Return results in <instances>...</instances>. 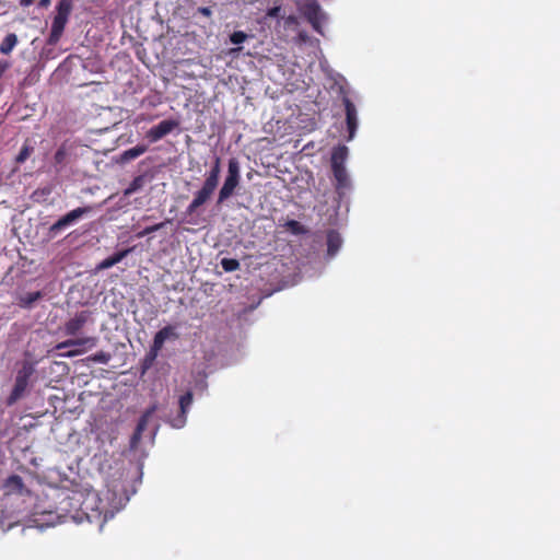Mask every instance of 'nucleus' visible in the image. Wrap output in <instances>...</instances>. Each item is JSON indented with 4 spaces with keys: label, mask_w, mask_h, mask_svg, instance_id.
I'll return each mask as SVG.
<instances>
[{
    "label": "nucleus",
    "mask_w": 560,
    "mask_h": 560,
    "mask_svg": "<svg viewBox=\"0 0 560 560\" xmlns=\"http://www.w3.org/2000/svg\"><path fill=\"white\" fill-rule=\"evenodd\" d=\"M179 126V122L176 119H165L159 122L156 126L151 127L147 133L145 138L151 142H158L163 139L165 136L174 131Z\"/></svg>",
    "instance_id": "obj_9"
},
{
    "label": "nucleus",
    "mask_w": 560,
    "mask_h": 560,
    "mask_svg": "<svg viewBox=\"0 0 560 560\" xmlns=\"http://www.w3.org/2000/svg\"><path fill=\"white\" fill-rule=\"evenodd\" d=\"M96 510L98 511L100 514H103L104 515V518L106 520L108 516L113 517L114 515V510H109L107 509L106 506L104 505H97Z\"/></svg>",
    "instance_id": "obj_31"
},
{
    "label": "nucleus",
    "mask_w": 560,
    "mask_h": 560,
    "mask_svg": "<svg viewBox=\"0 0 560 560\" xmlns=\"http://www.w3.org/2000/svg\"><path fill=\"white\" fill-rule=\"evenodd\" d=\"M68 158V152L65 145H61L54 155V163L56 166L65 165Z\"/></svg>",
    "instance_id": "obj_23"
},
{
    "label": "nucleus",
    "mask_w": 560,
    "mask_h": 560,
    "mask_svg": "<svg viewBox=\"0 0 560 560\" xmlns=\"http://www.w3.org/2000/svg\"><path fill=\"white\" fill-rule=\"evenodd\" d=\"M30 151H31V149L28 147H24L16 158L18 162L25 161L30 155Z\"/></svg>",
    "instance_id": "obj_32"
},
{
    "label": "nucleus",
    "mask_w": 560,
    "mask_h": 560,
    "mask_svg": "<svg viewBox=\"0 0 560 560\" xmlns=\"http://www.w3.org/2000/svg\"><path fill=\"white\" fill-rule=\"evenodd\" d=\"M89 314L85 311L77 313L74 317L70 318L65 326V332L69 336L77 335L88 322Z\"/></svg>",
    "instance_id": "obj_12"
},
{
    "label": "nucleus",
    "mask_w": 560,
    "mask_h": 560,
    "mask_svg": "<svg viewBox=\"0 0 560 560\" xmlns=\"http://www.w3.org/2000/svg\"><path fill=\"white\" fill-rule=\"evenodd\" d=\"M327 245H328V253L334 255L338 250L339 245H340L339 237L337 235L329 234Z\"/></svg>",
    "instance_id": "obj_26"
},
{
    "label": "nucleus",
    "mask_w": 560,
    "mask_h": 560,
    "mask_svg": "<svg viewBox=\"0 0 560 560\" xmlns=\"http://www.w3.org/2000/svg\"><path fill=\"white\" fill-rule=\"evenodd\" d=\"M4 487L8 493L21 492L23 488L22 479L19 476H11Z\"/></svg>",
    "instance_id": "obj_20"
},
{
    "label": "nucleus",
    "mask_w": 560,
    "mask_h": 560,
    "mask_svg": "<svg viewBox=\"0 0 560 560\" xmlns=\"http://www.w3.org/2000/svg\"><path fill=\"white\" fill-rule=\"evenodd\" d=\"M145 184V176L144 175H138L136 176L129 186L124 190V196L129 197L136 191L140 190Z\"/></svg>",
    "instance_id": "obj_19"
},
{
    "label": "nucleus",
    "mask_w": 560,
    "mask_h": 560,
    "mask_svg": "<svg viewBox=\"0 0 560 560\" xmlns=\"http://www.w3.org/2000/svg\"><path fill=\"white\" fill-rule=\"evenodd\" d=\"M50 4V0H40L38 5L47 8Z\"/></svg>",
    "instance_id": "obj_37"
},
{
    "label": "nucleus",
    "mask_w": 560,
    "mask_h": 560,
    "mask_svg": "<svg viewBox=\"0 0 560 560\" xmlns=\"http://www.w3.org/2000/svg\"><path fill=\"white\" fill-rule=\"evenodd\" d=\"M336 184L335 188L338 194H342L345 189L350 187V179L346 166L331 167Z\"/></svg>",
    "instance_id": "obj_13"
},
{
    "label": "nucleus",
    "mask_w": 560,
    "mask_h": 560,
    "mask_svg": "<svg viewBox=\"0 0 560 560\" xmlns=\"http://www.w3.org/2000/svg\"><path fill=\"white\" fill-rule=\"evenodd\" d=\"M240 266H241L240 261L234 258H223L221 260V267L226 272L235 271V270L240 269Z\"/></svg>",
    "instance_id": "obj_22"
},
{
    "label": "nucleus",
    "mask_w": 560,
    "mask_h": 560,
    "mask_svg": "<svg viewBox=\"0 0 560 560\" xmlns=\"http://www.w3.org/2000/svg\"><path fill=\"white\" fill-rule=\"evenodd\" d=\"M240 50H241V48L232 49V51H233V52H235V51H240Z\"/></svg>",
    "instance_id": "obj_41"
},
{
    "label": "nucleus",
    "mask_w": 560,
    "mask_h": 560,
    "mask_svg": "<svg viewBox=\"0 0 560 560\" xmlns=\"http://www.w3.org/2000/svg\"><path fill=\"white\" fill-rule=\"evenodd\" d=\"M104 495H105V499H106V500H108V499H109V495H110V491H109V490H107V491L104 493Z\"/></svg>",
    "instance_id": "obj_40"
},
{
    "label": "nucleus",
    "mask_w": 560,
    "mask_h": 560,
    "mask_svg": "<svg viewBox=\"0 0 560 560\" xmlns=\"http://www.w3.org/2000/svg\"><path fill=\"white\" fill-rule=\"evenodd\" d=\"M25 387H26V377H25V375L19 374L16 377V383L13 388V392L9 398V402L13 404L14 401H16L22 396L23 392L25 390Z\"/></svg>",
    "instance_id": "obj_18"
},
{
    "label": "nucleus",
    "mask_w": 560,
    "mask_h": 560,
    "mask_svg": "<svg viewBox=\"0 0 560 560\" xmlns=\"http://www.w3.org/2000/svg\"><path fill=\"white\" fill-rule=\"evenodd\" d=\"M92 210L91 207H79L77 209L71 210L66 215L61 217L49 228V236L54 237L58 232L66 229L67 226L75 223L80 220L84 214L90 213Z\"/></svg>",
    "instance_id": "obj_7"
},
{
    "label": "nucleus",
    "mask_w": 560,
    "mask_h": 560,
    "mask_svg": "<svg viewBox=\"0 0 560 560\" xmlns=\"http://www.w3.org/2000/svg\"><path fill=\"white\" fill-rule=\"evenodd\" d=\"M32 529H33V527H32V526H24V527L22 528V533H23V534H25L26 532H30V530H32Z\"/></svg>",
    "instance_id": "obj_39"
},
{
    "label": "nucleus",
    "mask_w": 560,
    "mask_h": 560,
    "mask_svg": "<svg viewBox=\"0 0 560 560\" xmlns=\"http://www.w3.org/2000/svg\"><path fill=\"white\" fill-rule=\"evenodd\" d=\"M247 34L243 31H235L230 35L231 43L238 45L244 43L247 39Z\"/></svg>",
    "instance_id": "obj_27"
},
{
    "label": "nucleus",
    "mask_w": 560,
    "mask_h": 560,
    "mask_svg": "<svg viewBox=\"0 0 560 560\" xmlns=\"http://www.w3.org/2000/svg\"><path fill=\"white\" fill-rule=\"evenodd\" d=\"M16 42L18 39L14 34L7 35L0 44V51L5 55L9 54L16 45Z\"/></svg>",
    "instance_id": "obj_21"
},
{
    "label": "nucleus",
    "mask_w": 560,
    "mask_h": 560,
    "mask_svg": "<svg viewBox=\"0 0 560 560\" xmlns=\"http://www.w3.org/2000/svg\"><path fill=\"white\" fill-rule=\"evenodd\" d=\"M97 338L96 337H84V338H75V339H69L66 341H62L57 345L58 350H63L67 348H73L71 350H68L66 354L68 357H75L79 354H82L89 349H92L96 346Z\"/></svg>",
    "instance_id": "obj_6"
},
{
    "label": "nucleus",
    "mask_w": 560,
    "mask_h": 560,
    "mask_svg": "<svg viewBox=\"0 0 560 560\" xmlns=\"http://www.w3.org/2000/svg\"><path fill=\"white\" fill-rule=\"evenodd\" d=\"M33 2V0H21L22 5H30Z\"/></svg>",
    "instance_id": "obj_38"
},
{
    "label": "nucleus",
    "mask_w": 560,
    "mask_h": 560,
    "mask_svg": "<svg viewBox=\"0 0 560 560\" xmlns=\"http://www.w3.org/2000/svg\"><path fill=\"white\" fill-rule=\"evenodd\" d=\"M298 40H299L300 43H306V42L308 40V35H307V33H306V32H304V31L299 32V34H298Z\"/></svg>",
    "instance_id": "obj_35"
},
{
    "label": "nucleus",
    "mask_w": 560,
    "mask_h": 560,
    "mask_svg": "<svg viewBox=\"0 0 560 560\" xmlns=\"http://www.w3.org/2000/svg\"><path fill=\"white\" fill-rule=\"evenodd\" d=\"M56 499L58 500L59 506L56 511H48L45 509H40L37 504V523L36 526L39 529L45 527L55 526L62 522V520L67 516L70 510L73 508L69 492L67 491H58Z\"/></svg>",
    "instance_id": "obj_1"
},
{
    "label": "nucleus",
    "mask_w": 560,
    "mask_h": 560,
    "mask_svg": "<svg viewBox=\"0 0 560 560\" xmlns=\"http://www.w3.org/2000/svg\"><path fill=\"white\" fill-rule=\"evenodd\" d=\"M283 24H284V27H288V28L298 26L299 19L293 14L288 15V16L283 18Z\"/></svg>",
    "instance_id": "obj_29"
},
{
    "label": "nucleus",
    "mask_w": 560,
    "mask_h": 560,
    "mask_svg": "<svg viewBox=\"0 0 560 560\" xmlns=\"http://www.w3.org/2000/svg\"><path fill=\"white\" fill-rule=\"evenodd\" d=\"M217 188L203 182L201 188L194 194L191 202L186 208V214L192 215L197 213L198 209L211 199Z\"/></svg>",
    "instance_id": "obj_8"
},
{
    "label": "nucleus",
    "mask_w": 560,
    "mask_h": 560,
    "mask_svg": "<svg viewBox=\"0 0 560 560\" xmlns=\"http://www.w3.org/2000/svg\"><path fill=\"white\" fill-rule=\"evenodd\" d=\"M342 103L345 105L346 124L349 132L348 140L350 141L353 139L358 128V112L355 105L349 97L345 96Z\"/></svg>",
    "instance_id": "obj_10"
},
{
    "label": "nucleus",
    "mask_w": 560,
    "mask_h": 560,
    "mask_svg": "<svg viewBox=\"0 0 560 560\" xmlns=\"http://www.w3.org/2000/svg\"><path fill=\"white\" fill-rule=\"evenodd\" d=\"M72 11V0H60L57 5V12L52 20L51 24V32H50V40L57 42L60 36L62 35V32L65 30V26L68 22L69 15Z\"/></svg>",
    "instance_id": "obj_5"
},
{
    "label": "nucleus",
    "mask_w": 560,
    "mask_h": 560,
    "mask_svg": "<svg viewBox=\"0 0 560 560\" xmlns=\"http://www.w3.org/2000/svg\"><path fill=\"white\" fill-rule=\"evenodd\" d=\"M281 5H275L272 8H269L266 12V18L276 19L280 16L281 13Z\"/></svg>",
    "instance_id": "obj_30"
},
{
    "label": "nucleus",
    "mask_w": 560,
    "mask_h": 560,
    "mask_svg": "<svg viewBox=\"0 0 560 560\" xmlns=\"http://www.w3.org/2000/svg\"><path fill=\"white\" fill-rule=\"evenodd\" d=\"M140 436L141 435H136V432L133 433L132 438H131V444L135 445L138 443V441L140 440Z\"/></svg>",
    "instance_id": "obj_36"
},
{
    "label": "nucleus",
    "mask_w": 560,
    "mask_h": 560,
    "mask_svg": "<svg viewBox=\"0 0 560 560\" xmlns=\"http://www.w3.org/2000/svg\"><path fill=\"white\" fill-rule=\"evenodd\" d=\"M178 338L179 334L176 331V326L166 325L161 328L153 337L152 345L144 359V366L149 368L154 362L159 352L163 349L165 341L177 340Z\"/></svg>",
    "instance_id": "obj_3"
},
{
    "label": "nucleus",
    "mask_w": 560,
    "mask_h": 560,
    "mask_svg": "<svg viewBox=\"0 0 560 560\" xmlns=\"http://www.w3.org/2000/svg\"><path fill=\"white\" fill-rule=\"evenodd\" d=\"M147 151H148V145H145V144H138V145H136L133 148H130V149L125 150L124 152H121V154L118 158V162L121 163V164L128 163V162L139 158L140 155H142Z\"/></svg>",
    "instance_id": "obj_15"
},
{
    "label": "nucleus",
    "mask_w": 560,
    "mask_h": 560,
    "mask_svg": "<svg viewBox=\"0 0 560 560\" xmlns=\"http://www.w3.org/2000/svg\"><path fill=\"white\" fill-rule=\"evenodd\" d=\"M130 252H131V248H126V249L116 252L114 255L102 260L96 266V270L101 271V270H105V269H108V268L115 266L116 264L120 262L125 257H127Z\"/></svg>",
    "instance_id": "obj_14"
},
{
    "label": "nucleus",
    "mask_w": 560,
    "mask_h": 560,
    "mask_svg": "<svg viewBox=\"0 0 560 560\" xmlns=\"http://www.w3.org/2000/svg\"><path fill=\"white\" fill-rule=\"evenodd\" d=\"M168 222H170V220H166L165 222H160V223H156L154 225L147 226L142 231L137 233V237L141 238V237H144V236H147V235H149V234H151L153 232L160 231Z\"/></svg>",
    "instance_id": "obj_24"
},
{
    "label": "nucleus",
    "mask_w": 560,
    "mask_h": 560,
    "mask_svg": "<svg viewBox=\"0 0 560 560\" xmlns=\"http://www.w3.org/2000/svg\"><path fill=\"white\" fill-rule=\"evenodd\" d=\"M299 12L306 19L313 30L323 34V22L325 21V14L317 0H305L303 3L298 5Z\"/></svg>",
    "instance_id": "obj_4"
},
{
    "label": "nucleus",
    "mask_w": 560,
    "mask_h": 560,
    "mask_svg": "<svg viewBox=\"0 0 560 560\" xmlns=\"http://www.w3.org/2000/svg\"><path fill=\"white\" fill-rule=\"evenodd\" d=\"M179 412L178 415L172 419L171 424L174 428H182L185 425L187 420V412L192 404V393L188 390L184 395L179 397Z\"/></svg>",
    "instance_id": "obj_11"
},
{
    "label": "nucleus",
    "mask_w": 560,
    "mask_h": 560,
    "mask_svg": "<svg viewBox=\"0 0 560 560\" xmlns=\"http://www.w3.org/2000/svg\"><path fill=\"white\" fill-rule=\"evenodd\" d=\"M285 226L294 234H300L304 232L303 225L296 220H289Z\"/></svg>",
    "instance_id": "obj_28"
},
{
    "label": "nucleus",
    "mask_w": 560,
    "mask_h": 560,
    "mask_svg": "<svg viewBox=\"0 0 560 560\" xmlns=\"http://www.w3.org/2000/svg\"><path fill=\"white\" fill-rule=\"evenodd\" d=\"M144 427H145V419L142 418V419H140L139 423L137 424L136 435H141L142 431L144 430Z\"/></svg>",
    "instance_id": "obj_34"
},
{
    "label": "nucleus",
    "mask_w": 560,
    "mask_h": 560,
    "mask_svg": "<svg viewBox=\"0 0 560 560\" xmlns=\"http://www.w3.org/2000/svg\"><path fill=\"white\" fill-rule=\"evenodd\" d=\"M348 148L346 145H338L331 152V167L345 166L348 159Z\"/></svg>",
    "instance_id": "obj_17"
},
{
    "label": "nucleus",
    "mask_w": 560,
    "mask_h": 560,
    "mask_svg": "<svg viewBox=\"0 0 560 560\" xmlns=\"http://www.w3.org/2000/svg\"><path fill=\"white\" fill-rule=\"evenodd\" d=\"M90 359L93 362H97V363H102V364H107L110 361L112 355L108 352L100 351V352L94 353Z\"/></svg>",
    "instance_id": "obj_25"
},
{
    "label": "nucleus",
    "mask_w": 560,
    "mask_h": 560,
    "mask_svg": "<svg viewBox=\"0 0 560 560\" xmlns=\"http://www.w3.org/2000/svg\"><path fill=\"white\" fill-rule=\"evenodd\" d=\"M197 11H198V13L202 14L206 18H211V15H212V11L208 7H200V8H198Z\"/></svg>",
    "instance_id": "obj_33"
},
{
    "label": "nucleus",
    "mask_w": 560,
    "mask_h": 560,
    "mask_svg": "<svg viewBox=\"0 0 560 560\" xmlns=\"http://www.w3.org/2000/svg\"><path fill=\"white\" fill-rule=\"evenodd\" d=\"M221 174V159L215 156L210 170L206 173L205 183L218 187Z\"/></svg>",
    "instance_id": "obj_16"
},
{
    "label": "nucleus",
    "mask_w": 560,
    "mask_h": 560,
    "mask_svg": "<svg viewBox=\"0 0 560 560\" xmlns=\"http://www.w3.org/2000/svg\"><path fill=\"white\" fill-rule=\"evenodd\" d=\"M241 180V166L237 159L232 158L229 160L228 174L219 190L217 203L221 205L228 200L234 192Z\"/></svg>",
    "instance_id": "obj_2"
}]
</instances>
